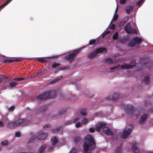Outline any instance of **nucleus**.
Returning <instances> with one entry per match:
<instances>
[{
	"label": "nucleus",
	"instance_id": "obj_1",
	"mask_svg": "<svg viewBox=\"0 0 153 153\" xmlns=\"http://www.w3.org/2000/svg\"><path fill=\"white\" fill-rule=\"evenodd\" d=\"M95 146V143L93 136L91 135H87L85 138L83 147L85 153H88Z\"/></svg>",
	"mask_w": 153,
	"mask_h": 153
},
{
	"label": "nucleus",
	"instance_id": "obj_2",
	"mask_svg": "<svg viewBox=\"0 0 153 153\" xmlns=\"http://www.w3.org/2000/svg\"><path fill=\"white\" fill-rule=\"evenodd\" d=\"M96 129L98 131L102 130L104 133L107 135H111L112 134V131L109 128L107 124L103 123H98Z\"/></svg>",
	"mask_w": 153,
	"mask_h": 153
},
{
	"label": "nucleus",
	"instance_id": "obj_3",
	"mask_svg": "<svg viewBox=\"0 0 153 153\" xmlns=\"http://www.w3.org/2000/svg\"><path fill=\"white\" fill-rule=\"evenodd\" d=\"M132 128L131 126H127L125 128L123 132L119 133V136L122 138L126 139L131 134Z\"/></svg>",
	"mask_w": 153,
	"mask_h": 153
},
{
	"label": "nucleus",
	"instance_id": "obj_4",
	"mask_svg": "<svg viewBox=\"0 0 153 153\" xmlns=\"http://www.w3.org/2000/svg\"><path fill=\"white\" fill-rule=\"evenodd\" d=\"M106 49L105 48H100L97 49L94 51L93 52L88 54V56L89 58H92L96 56L97 54L103 51L106 52Z\"/></svg>",
	"mask_w": 153,
	"mask_h": 153
},
{
	"label": "nucleus",
	"instance_id": "obj_5",
	"mask_svg": "<svg viewBox=\"0 0 153 153\" xmlns=\"http://www.w3.org/2000/svg\"><path fill=\"white\" fill-rule=\"evenodd\" d=\"M79 50H75L73 51L72 53H70L68 56V59L70 62H71L74 60L76 57V56L78 54L79 52Z\"/></svg>",
	"mask_w": 153,
	"mask_h": 153
},
{
	"label": "nucleus",
	"instance_id": "obj_6",
	"mask_svg": "<svg viewBox=\"0 0 153 153\" xmlns=\"http://www.w3.org/2000/svg\"><path fill=\"white\" fill-rule=\"evenodd\" d=\"M130 23L127 24L125 26V30L129 33H135L137 34V32L135 28H132L131 29L130 27Z\"/></svg>",
	"mask_w": 153,
	"mask_h": 153
},
{
	"label": "nucleus",
	"instance_id": "obj_7",
	"mask_svg": "<svg viewBox=\"0 0 153 153\" xmlns=\"http://www.w3.org/2000/svg\"><path fill=\"white\" fill-rule=\"evenodd\" d=\"M51 97L50 92H47L44 94L40 95L37 97V99L38 100H41L43 99L50 98Z\"/></svg>",
	"mask_w": 153,
	"mask_h": 153
},
{
	"label": "nucleus",
	"instance_id": "obj_8",
	"mask_svg": "<svg viewBox=\"0 0 153 153\" xmlns=\"http://www.w3.org/2000/svg\"><path fill=\"white\" fill-rule=\"evenodd\" d=\"M16 121L18 127L19 126H25L29 123L28 121L24 119H19Z\"/></svg>",
	"mask_w": 153,
	"mask_h": 153
},
{
	"label": "nucleus",
	"instance_id": "obj_9",
	"mask_svg": "<svg viewBox=\"0 0 153 153\" xmlns=\"http://www.w3.org/2000/svg\"><path fill=\"white\" fill-rule=\"evenodd\" d=\"M16 121L11 122L8 123L7 126L8 128L10 129H14L18 127Z\"/></svg>",
	"mask_w": 153,
	"mask_h": 153
},
{
	"label": "nucleus",
	"instance_id": "obj_10",
	"mask_svg": "<svg viewBox=\"0 0 153 153\" xmlns=\"http://www.w3.org/2000/svg\"><path fill=\"white\" fill-rule=\"evenodd\" d=\"M135 65H131L124 63L121 65L120 67L123 69H129L132 68Z\"/></svg>",
	"mask_w": 153,
	"mask_h": 153
},
{
	"label": "nucleus",
	"instance_id": "obj_11",
	"mask_svg": "<svg viewBox=\"0 0 153 153\" xmlns=\"http://www.w3.org/2000/svg\"><path fill=\"white\" fill-rule=\"evenodd\" d=\"M140 116V118L139 122L142 123L146 121L148 117V115L147 114H141Z\"/></svg>",
	"mask_w": 153,
	"mask_h": 153
},
{
	"label": "nucleus",
	"instance_id": "obj_12",
	"mask_svg": "<svg viewBox=\"0 0 153 153\" xmlns=\"http://www.w3.org/2000/svg\"><path fill=\"white\" fill-rule=\"evenodd\" d=\"M48 135L47 133L45 132H42L38 137L39 140H44L45 139Z\"/></svg>",
	"mask_w": 153,
	"mask_h": 153
},
{
	"label": "nucleus",
	"instance_id": "obj_13",
	"mask_svg": "<svg viewBox=\"0 0 153 153\" xmlns=\"http://www.w3.org/2000/svg\"><path fill=\"white\" fill-rule=\"evenodd\" d=\"M133 40L135 43L137 44L141 43L142 42V39L140 38L136 37Z\"/></svg>",
	"mask_w": 153,
	"mask_h": 153
},
{
	"label": "nucleus",
	"instance_id": "obj_14",
	"mask_svg": "<svg viewBox=\"0 0 153 153\" xmlns=\"http://www.w3.org/2000/svg\"><path fill=\"white\" fill-rule=\"evenodd\" d=\"M36 137L37 136L36 135H33L30 139L28 142V143H33Z\"/></svg>",
	"mask_w": 153,
	"mask_h": 153
},
{
	"label": "nucleus",
	"instance_id": "obj_15",
	"mask_svg": "<svg viewBox=\"0 0 153 153\" xmlns=\"http://www.w3.org/2000/svg\"><path fill=\"white\" fill-rule=\"evenodd\" d=\"M46 148V146L45 145H43L40 147L39 149L38 150V152L39 153H42L44 150Z\"/></svg>",
	"mask_w": 153,
	"mask_h": 153
},
{
	"label": "nucleus",
	"instance_id": "obj_16",
	"mask_svg": "<svg viewBox=\"0 0 153 153\" xmlns=\"http://www.w3.org/2000/svg\"><path fill=\"white\" fill-rule=\"evenodd\" d=\"M132 150L134 153H140V151L137 149V146L134 145L132 147Z\"/></svg>",
	"mask_w": 153,
	"mask_h": 153
},
{
	"label": "nucleus",
	"instance_id": "obj_17",
	"mask_svg": "<svg viewBox=\"0 0 153 153\" xmlns=\"http://www.w3.org/2000/svg\"><path fill=\"white\" fill-rule=\"evenodd\" d=\"M51 140L53 145H55L58 142L57 139L56 137L52 138Z\"/></svg>",
	"mask_w": 153,
	"mask_h": 153
},
{
	"label": "nucleus",
	"instance_id": "obj_18",
	"mask_svg": "<svg viewBox=\"0 0 153 153\" xmlns=\"http://www.w3.org/2000/svg\"><path fill=\"white\" fill-rule=\"evenodd\" d=\"M125 109L127 112L131 111L132 109V108L130 105L126 106L124 107Z\"/></svg>",
	"mask_w": 153,
	"mask_h": 153
},
{
	"label": "nucleus",
	"instance_id": "obj_19",
	"mask_svg": "<svg viewBox=\"0 0 153 153\" xmlns=\"http://www.w3.org/2000/svg\"><path fill=\"white\" fill-rule=\"evenodd\" d=\"M133 7L132 6H129L126 7V11L127 13L129 12L133 9Z\"/></svg>",
	"mask_w": 153,
	"mask_h": 153
},
{
	"label": "nucleus",
	"instance_id": "obj_20",
	"mask_svg": "<svg viewBox=\"0 0 153 153\" xmlns=\"http://www.w3.org/2000/svg\"><path fill=\"white\" fill-rule=\"evenodd\" d=\"M106 63L108 64H111L114 63V61L110 58H108L106 59Z\"/></svg>",
	"mask_w": 153,
	"mask_h": 153
},
{
	"label": "nucleus",
	"instance_id": "obj_21",
	"mask_svg": "<svg viewBox=\"0 0 153 153\" xmlns=\"http://www.w3.org/2000/svg\"><path fill=\"white\" fill-rule=\"evenodd\" d=\"M12 0H8L4 4H2V5L0 6V10L1 9L6 6L7 4L10 2Z\"/></svg>",
	"mask_w": 153,
	"mask_h": 153
},
{
	"label": "nucleus",
	"instance_id": "obj_22",
	"mask_svg": "<svg viewBox=\"0 0 153 153\" xmlns=\"http://www.w3.org/2000/svg\"><path fill=\"white\" fill-rule=\"evenodd\" d=\"M88 121V119L86 118H84L81 121V123L82 124L84 125Z\"/></svg>",
	"mask_w": 153,
	"mask_h": 153
},
{
	"label": "nucleus",
	"instance_id": "obj_23",
	"mask_svg": "<svg viewBox=\"0 0 153 153\" xmlns=\"http://www.w3.org/2000/svg\"><path fill=\"white\" fill-rule=\"evenodd\" d=\"M117 8H116V11H115V14L114 15V16L113 17V20L114 21H115L117 19L118 17V15L116 14V13H117Z\"/></svg>",
	"mask_w": 153,
	"mask_h": 153
},
{
	"label": "nucleus",
	"instance_id": "obj_24",
	"mask_svg": "<svg viewBox=\"0 0 153 153\" xmlns=\"http://www.w3.org/2000/svg\"><path fill=\"white\" fill-rule=\"evenodd\" d=\"M17 83L16 82H12L10 83L9 85L11 87H13L17 85Z\"/></svg>",
	"mask_w": 153,
	"mask_h": 153
},
{
	"label": "nucleus",
	"instance_id": "obj_25",
	"mask_svg": "<svg viewBox=\"0 0 153 153\" xmlns=\"http://www.w3.org/2000/svg\"><path fill=\"white\" fill-rule=\"evenodd\" d=\"M61 79H62L61 76L56 78V79H55L54 80L51 81V83H53L55 82H56V81H58L59 80Z\"/></svg>",
	"mask_w": 153,
	"mask_h": 153
},
{
	"label": "nucleus",
	"instance_id": "obj_26",
	"mask_svg": "<svg viewBox=\"0 0 153 153\" xmlns=\"http://www.w3.org/2000/svg\"><path fill=\"white\" fill-rule=\"evenodd\" d=\"M8 144V142L7 140H4L2 141L1 143V144L2 145L6 146Z\"/></svg>",
	"mask_w": 153,
	"mask_h": 153
},
{
	"label": "nucleus",
	"instance_id": "obj_27",
	"mask_svg": "<svg viewBox=\"0 0 153 153\" xmlns=\"http://www.w3.org/2000/svg\"><path fill=\"white\" fill-rule=\"evenodd\" d=\"M81 114L83 116H85L87 114L86 111L84 110H81L80 111Z\"/></svg>",
	"mask_w": 153,
	"mask_h": 153
},
{
	"label": "nucleus",
	"instance_id": "obj_28",
	"mask_svg": "<svg viewBox=\"0 0 153 153\" xmlns=\"http://www.w3.org/2000/svg\"><path fill=\"white\" fill-rule=\"evenodd\" d=\"M15 135L17 137H20L21 135V133L20 131H16L15 133Z\"/></svg>",
	"mask_w": 153,
	"mask_h": 153
},
{
	"label": "nucleus",
	"instance_id": "obj_29",
	"mask_svg": "<svg viewBox=\"0 0 153 153\" xmlns=\"http://www.w3.org/2000/svg\"><path fill=\"white\" fill-rule=\"evenodd\" d=\"M121 147L119 146L117 147L116 149V152L117 153H120L121 151Z\"/></svg>",
	"mask_w": 153,
	"mask_h": 153
},
{
	"label": "nucleus",
	"instance_id": "obj_30",
	"mask_svg": "<svg viewBox=\"0 0 153 153\" xmlns=\"http://www.w3.org/2000/svg\"><path fill=\"white\" fill-rule=\"evenodd\" d=\"M118 37V33L116 32L113 36V38L114 39H116Z\"/></svg>",
	"mask_w": 153,
	"mask_h": 153
},
{
	"label": "nucleus",
	"instance_id": "obj_31",
	"mask_svg": "<svg viewBox=\"0 0 153 153\" xmlns=\"http://www.w3.org/2000/svg\"><path fill=\"white\" fill-rule=\"evenodd\" d=\"M144 80L146 83H148L149 81V78L148 76H146L144 78Z\"/></svg>",
	"mask_w": 153,
	"mask_h": 153
},
{
	"label": "nucleus",
	"instance_id": "obj_32",
	"mask_svg": "<svg viewBox=\"0 0 153 153\" xmlns=\"http://www.w3.org/2000/svg\"><path fill=\"white\" fill-rule=\"evenodd\" d=\"M60 65L59 64L57 63H53L52 65V67L53 68H55L56 67L59 66Z\"/></svg>",
	"mask_w": 153,
	"mask_h": 153
},
{
	"label": "nucleus",
	"instance_id": "obj_33",
	"mask_svg": "<svg viewBox=\"0 0 153 153\" xmlns=\"http://www.w3.org/2000/svg\"><path fill=\"white\" fill-rule=\"evenodd\" d=\"M82 124L80 122H78L76 123L75 125V126L76 128H78L80 127L81 126Z\"/></svg>",
	"mask_w": 153,
	"mask_h": 153
},
{
	"label": "nucleus",
	"instance_id": "obj_34",
	"mask_svg": "<svg viewBox=\"0 0 153 153\" xmlns=\"http://www.w3.org/2000/svg\"><path fill=\"white\" fill-rule=\"evenodd\" d=\"M77 150L76 149L74 148L71 150L70 153H77Z\"/></svg>",
	"mask_w": 153,
	"mask_h": 153
},
{
	"label": "nucleus",
	"instance_id": "obj_35",
	"mask_svg": "<svg viewBox=\"0 0 153 153\" xmlns=\"http://www.w3.org/2000/svg\"><path fill=\"white\" fill-rule=\"evenodd\" d=\"M45 58H40L38 59V61L39 62H45Z\"/></svg>",
	"mask_w": 153,
	"mask_h": 153
},
{
	"label": "nucleus",
	"instance_id": "obj_36",
	"mask_svg": "<svg viewBox=\"0 0 153 153\" xmlns=\"http://www.w3.org/2000/svg\"><path fill=\"white\" fill-rule=\"evenodd\" d=\"M96 42V41L95 40H91L89 41V44L90 45H92L94 44Z\"/></svg>",
	"mask_w": 153,
	"mask_h": 153
},
{
	"label": "nucleus",
	"instance_id": "obj_37",
	"mask_svg": "<svg viewBox=\"0 0 153 153\" xmlns=\"http://www.w3.org/2000/svg\"><path fill=\"white\" fill-rule=\"evenodd\" d=\"M24 79V78H15L14 79V80H16L17 81H22Z\"/></svg>",
	"mask_w": 153,
	"mask_h": 153
},
{
	"label": "nucleus",
	"instance_id": "obj_38",
	"mask_svg": "<svg viewBox=\"0 0 153 153\" xmlns=\"http://www.w3.org/2000/svg\"><path fill=\"white\" fill-rule=\"evenodd\" d=\"M59 131V129L58 128H56L52 130L53 132L54 133H57Z\"/></svg>",
	"mask_w": 153,
	"mask_h": 153
},
{
	"label": "nucleus",
	"instance_id": "obj_39",
	"mask_svg": "<svg viewBox=\"0 0 153 153\" xmlns=\"http://www.w3.org/2000/svg\"><path fill=\"white\" fill-rule=\"evenodd\" d=\"M4 62L5 63L6 62H13V60L11 59H7L5 60H4Z\"/></svg>",
	"mask_w": 153,
	"mask_h": 153
},
{
	"label": "nucleus",
	"instance_id": "obj_40",
	"mask_svg": "<svg viewBox=\"0 0 153 153\" xmlns=\"http://www.w3.org/2000/svg\"><path fill=\"white\" fill-rule=\"evenodd\" d=\"M125 23V21H122V22L119 24V26L120 27H121L122 26L124 25Z\"/></svg>",
	"mask_w": 153,
	"mask_h": 153
},
{
	"label": "nucleus",
	"instance_id": "obj_41",
	"mask_svg": "<svg viewBox=\"0 0 153 153\" xmlns=\"http://www.w3.org/2000/svg\"><path fill=\"white\" fill-rule=\"evenodd\" d=\"M73 123V121H72V120H68L66 122V123L67 124H68V125L71 124H72Z\"/></svg>",
	"mask_w": 153,
	"mask_h": 153
},
{
	"label": "nucleus",
	"instance_id": "obj_42",
	"mask_svg": "<svg viewBox=\"0 0 153 153\" xmlns=\"http://www.w3.org/2000/svg\"><path fill=\"white\" fill-rule=\"evenodd\" d=\"M95 129L93 128H90L89 129V131L91 132H94L95 131Z\"/></svg>",
	"mask_w": 153,
	"mask_h": 153
},
{
	"label": "nucleus",
	"instance_id": "obj_43",
	"mask_svg": "<svg viewBox=\"0 0 153 153\" xmlns=\"http://www.w3.org/2000/svg\"><path fill=\"white\" fill-rule=\"evenodd\" d=\"M79 119L78 118H75L74 120L73 121V123H75L76 122H78L79 120Z\"/></svg>",
	"mask_w": 153,
	"mask_h": 153
},
{
	"label": "nucleus",
	"instance_id": "obj_44",
	"mask_svg": "<svg viewBox=\"0 0 153 153\" xmlns=\"http://www.w3.org/2000/svg\"><path fill=\"white\" fill-rule=\"evenodd\" d=\"M126 0H120V3L122 4H125L126 3Z\"/></svg>",
	"mask_w": 153,
	"mask_h": 153
},
{
	"label": "nucleus",
	"instance_id": "obj_45",
	"mask_svg": "<svg viewBox=\"0 0 153 153\" xmlns=\"http://www.w3.org/2000/svg\"><path fill=\"white\" fill-rule=\"evenodd\" d=\"M4 125V123L2 121H0V126L3 127Z\"/></svg>",
	"mask_w": 153,
	"mask_h": 153
},
{
	"label": "nucleus",
	"instance_id": "obj_46",
	"mask_svg": "<svg viewBox=\"0 0 153 153\" xmlns=\"http://www.w3.org/2000/svg\"><path fill=\"white\" fill-rule=\"evenodd\" d=\"M115 27V25L114 24H113L111 25V29L113 30L114 29Z\"/></svg>",
	"mask_w": 153,
	"mask_h": 153
},
{
	"label": "nucleus",
	"instance_id": "obj_47",
	"mask_svg": "<svg viewBox=\"0 0 153 153\" xmlns=\"http://www.w3.org/2000/svg\"><path fill=\"white\" fill-rule=\"evenodd\" d=\"M120 67V65H118L117 66H115L114 67H112V68H110V69H115L116 68H118L119 67Z\"/></svg>",
	"mask_w": 153,
	"mask_h": 153
},
{
	"label": "nucleus",
	"instance_id": "obj_48",
	"mask_svg": "<svg viewBox=\"0 0 153 153\" xmlns=\"http://www.w3.org/2000/svg\"><path fill=\"white\" fill-rule=\"evenodd\" d=\"M50 127V126L49 124H46L45 126H43V127L44 128H45L46 127L48 128Z\"/></svg>",
	"mask_w": 153,
	"mask_h": 153
},
{
	"label": "nucleus",
	"instance_id": "obj_49",
	"mask_svg": "<svg viewBox=\"0 0 153 153\" xmlns=\"http://www.w3.org/2000/svg\"><path fill=\"white\" fill-rule=\"evenodd\" d=\"M14 109V107L13 106H11L9 108L10 110H13Z\"/></svg>",
	"mask_w": 153,
	"mask_h": 153
},
{
	"label": "nucleus",
	"instance_id": "obj_50",
	"mask_svg": "<svg viewBox=\"0 0 153 153\" xmlns=\"http://www.w3.org/2000/svg\"><path fill=\"white\" fill-rule=\"evenodd\" d=\"M14 61L16 62H19L22 61L21 59H16L15 60H13Z\"/></svg>",
	"mask_w": 153,
	"mask_h": 153
},
{
	"label": "nucleus",
	"instance_id": "obj_51",
	"mask_svg": "<svg viewBox=\"0 0 153 153\" xmlns=\"http://www.w3.org/2000/svg\"><path fill=\"white\" fill-rule=\"evenodd\" d=\"M143 1V0H141V1H140L138 3V4H140V3H141V2H142V1Z\"/></svg>",
	"mask_w": 153,
	"mask_h": 153
},
{
	"label": "nucleus",
	"instance_id": "obj_52",
	"mask_svg": "<svg viewBox=\"0 0 153 153\" xmlns=\"http://www.w3.org/2000/svg\"><path fill=\"white\" fill-rule=\"evenodd\" d=\"M111 31H108L106 32V34H109L110 33Z\"/></svg>",
	"mask_w": 153,
	"mask_h": 153
},
{
	"label": "nucleus",
	"instance_id": "obj_53",
	"mask_svg": "<svg viewBox=\"0 0 153 153\" xmlns=\"http://www.w3.org/2000/svg\"><path fill=\"white\" fill-rule=\"evenodd\" d=\"M79 140H78L77 141H78L80 139L79 138ZM75 140L77 142V141H76V140Z\"/></svg>",
	"mask_w": 153,
	"mask_h": 153
}]
</instances>
